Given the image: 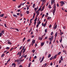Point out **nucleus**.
Listing matches in <instances>:
<instances>
[{
	"label": "nucleus",
	"mask_w": 67,
	"mask_h": 67,
	"mask_svg": "<svg viewBox=\"0 0 67 67\" xmlns=\"http://www.w3.org/2000/svg\"><path fill=\"white\" fill-rule=\"evenodd\" d=\"M26 12L27 14H29V13H30V12L29 11H27Z\"/></svg>",
	"instance_id": "2f4dec72"
},
{
	"label": "nucleus",
	"mask_w": 67,
	"mask_h": 67,
	"mask_svg": "<svg viewBox=\"0 0 67 67\" xmlns=\"http://www.w3.org/2000/svg\"><path fill=\"white\" fill-rule=\"evenodd\" d=\"M26 38H24L23 40V41H25V40Z\"/></svg>",
	"instance_id": "13d9d810"
},
{
	"label": "nucleus",
	"mask_w": 67,
	"mask_h": 67,
	"mask_svg": "<svg viewBox=\"0 0 67 67\" xmlns=\"http://www.w3.org/2000/svg\"><path fill=\"white\" fill-rule=\"evenodd\" d=\"M36 14H39L40 13V12H38V10H37L36 12Z\"/></svg>",
	"instance_id": "2eb2a0df"
},
{
	"label": "nucleus",
	"mask_w": 67,
	"mask_h": 67,
	"mask_svg": "<svg viewBox=\"0 0 67 67\" xmlns=\"http://www.w3.org/2000/svg\"><path fill=\"white\" fill-rule=\"evenodd\" d=\"M44 15H45V14H43L42 15V18H43V17H44Z\"/></svg>",
	"instance_id": "680f3d73"
},
{
	"label": "nucleus",
	"mask_w": 67,
	"mask_h": 67,
	"mask_svg": "<svg viewBox=\"0 0 67 67\" xmlns=\"http://www.w3.org/2000/svg\"><path fill=\"white\" fill-rule=\"evenodd\" d=\"M20 11H21V10L20 9H19V10H17V12H20Z\"/></svg>",
	"instance_id": "774afa93"
},
{
	"label": "nucleus",
	"mask_w": 67,
	"mask_h": 67,
	"mask_svg": "<svg viewBox=\"0 0 67 67\" xmlns=\"http://www.w3.org/2000/svg\"><path fill=\"white\" fill-rule=\"evenodd\" d=\"M25 58H26V57H27V55H25L24 56Z\"/></svg>",
	"instance_id": "473e14b6"
},
{
	"label": "nucleus",
	"mask_w": 67,
	"mask_h": 67,
	"mask_svg": "<svg viewBox=\"0 0 67 67\" xmlns=\"http://www.w3.org/2000/svg\"><path fill=\"white\" fill-rule=\"evenodd\" d=\"M56 11V8H54V9L53 11V14L54 15H55V11Z\"/></svg>",
	"instance_id": "39448f33"
},
{
	"label": "nucleus",
	"mask_w": 67,
	"mask_h": 67,
	"mask_svg": "<svg viewBox=\"0 0 67 67\" xmlns=\"http://www.w3.org/2000/svg\"><path fill=\"white\" fill-rule=\"evenodd\" d=\"M40 23H41V22H40V21H39V22H38V25H40Z\"/></svg>",
	"instance_id": "c9c22d12"
},
{
	"label": "nucleus",
	"mask_w": 67,
	"mask_h": 67,
	"mask_svg": "<svg viewBox=\"0 0 67 67\" xmlns=\"http://www.w3.org/2000/svg\"><path fill=\"white\" fill-rule=\"evenodd\" d=\"M57 54L55 55L54 57L53 58V59H55V58H56V57H57Z\"/></svg>",
	"instance_id": "4468645a"
},
{
	"label": "nucleus",
	"mask_w": 67,
	"mask_h": 67,
	"mask_svg": "<svg viewBox=\"0 0 67 67\" xmlns=\"http://www.w3.org/2000/svg\"><path fill=\"white\" fill-rule=\"evenodd\" d=\"M52 27V25H50L49 26V28H51Z\"/></svg>",
	"instance_id": "49530a36"
},
{
	"label": "nucleus",
	"mask_w": 67,
	"mask_h": 67,
	"mask_svg": "<svg viewBox=\"0 0 67 67\" xmlns=\"http://www.w3.org/2000/svg\"><path fill=\"white\" fill-rule=\"evenodd\" d=\"M48 8H49V9H51V8H52V7H51L50 5H49L48 6Z\"/></svg>",
	"instance_id": "4be33fe9"
},
{
	"label": "nucleus",
	"mask_w": 67,
	"mask_h": 67,
	"mask_svg": "<svg viewBox=\"0 0 67 67\" xmlns=\"http://www.w3.org/2000/svg\"><path fill=\"white\" fill-rule=\"evenodd\" d=\"M34 58H35V59H36L37 58V57H36V56H35L34 58Z\"/></svg>",
	"instance_id": "de8ad7c7"
},
{
	"label": "nucleus",
	"mask_w": 67,
	"mask_h": 67,
	"mask_svg": "<svg viewBox=\"0 0 67 67\" xmlns=\"http://www.w3.org/2000/svg\"><path fill=\"white\" fill-rule=\"evenodd\" d=\"M4 16V14H1L0 15V16L1 17H3V16Z\"/></svg>",
	"instance_id": "aec40b11"
},
{
	"label": "nucleus",
	"mask_w": 67,
	"mask_h": 67,
	"mask_svg": "<svg viewBox=\"0 0 67 67\" xmlns=\"http://www.w3.org/2000/svg\"><path fill=\"white\" fill-rule=\"evenodd\" d=\"M44 57H43L42 60H41L40 62V63H42V62H43V60H44Z\"/></svg>",
	"instance_id": "9b49d317"
},
{
	"label": "nucleus",
	"mask_w": 67,
	"mask_h": 67,
	"mask_svg": "<svg viewBox=\"0 0 67 67\" xmlns=\"http://www.w3.org/2000/svg\"><path fill=\"white\" fill-rule=\"evenodd\" d=\"M44 43H43V42H42L41 43V46H43V45H44Z\"/></svg>",
	"instance_id": "b1692460"
},
{
	"label": "nucleus",
	"mask_w": 67,
	"mask_h": 67,
	"mask_svg": "<svg viewBox=\"0 0 67 67\" xmlns=\"http://www.w3.org/2000/svg\"><path fill=\"white\" fill-rule=\"evenodd\" d=\"M61 54V52H59L58 54V55H60Z\"/></svg>",
	"instance_id": "7c9ffc66"
},
{
	"label": "nucleus",
	"mask_w": 67,
	"mask_h": 67,
	"mask_svg": "<svg viewBox=\"0 0 67 67\" xmlns=\"http://www.w3.org/2000/svg\"><path fill=\"white\" fill-rule=\"evenodd\" d=\"M51 17H48L47 19H48V20H51Z\"/></svg>",
	"instance_id": "412c9836"
},
{
	"label": "nucleus",
	"mask_w": 67,
	"mask_h": 67,
	"mask_svg": "<svg viewBox=\"0 0 67 67\" xmlns=\"http://www.w3.org/2000/svg\"><path fill=\"white\" fill-rule=\"evenodd\" d=\"M16 62H18V63L19 64L21 63V61H20V60H19V59H16Z\"/></svg>",
	"instance_id": "423d86ee"
},
{
	"label": "nucleus",
	"mask_w": 67,
	"mask_h": 67,
	"mask_svg": "<svg viewBox=\"0 0 67 67\" xmlns=\"http://www.w3.org/2000/svg\"><path fill=\"white\" fill-rule=\"evenodd\" d=\"M48 4H49V3L48 2L46 4V6H47V5H48Z\"/></svg>",
	"instance_id": "bf43d9fd"
},
{
	"label": "nucleus",
	"mask_w": 67,
	"mask_h": 67,
	"mask_svg": "<svg viewBox=\"0 0 67 67\" xmlns=\"http://www.w3.org/2000/svg\"><path fill=\"white\" fill-rule=\"evenodd\" d=\"M54 8H56V4H54Z\"/></svg>",
	"instance_id": "72a5a7b5"
},
{
	"label": "nucleus",
	"mask_w": 67,
	"mask_h": 67,
	"mask_svg": "<svg viewBox=\"0 0 67 67\" xmlns=\"http://www.w3.org/2000/svg\"><path fill=\"white\" fill-rule=\"evenodd\" d=\"M23 57H24V56L23 55H22L21 56V58H22H22H23Z\"/></svg>",
	"instance_id": "79ce46f5"
},
{
	"label": "nucleus",
	"mask_w": 67,
	"mask_h": 67,
	"mask_svg": "<svg viewBox=\"0 0 67 67\" xmlns=\"http://www.w3.org/2000/svg\"><path fill=\"white\" fill-rule=\"evenodd\" d=\"M10 49V47H6V49Z\"/></svg>",
	"instance_id": "f704fd0d"
},
{
	"label": "nucleus",
	"mask_w": 67,
	"mask_h": 67,
	"mask_svg": "<svg viewBox=\"0 0 67 67\" xmlns=\"http://www.w3.org/2000/svg\"><path fill=\"white\" fill-rule=\"evenodd\" d=\"M55 0H51V3L52 5H53V3H55Z\"/></svg>",
	"instance_id": "0eeeda50"
},
{
	"label": "nucleus",
	"mask_w": 67,
	"mask_h": 67,
	"mask_svg": "<svg viewBox=\"0 0 67 67\" xmlns=\"http://www.w3.org/2000/svg\"><path fill=\"white\" fill-rule=\"evenodd\" d=\"M37 16H36V18L34 20V21H37Z\"/></svg>",
	"instance_id": "f8f14e48"
},
{
	"label": "nucleus",
	"mask_w": 67,
	"mask_h": 67,
	"mask_svg": "<svg viewBox=\"0 0 67 67\" xmlns=\"http://www.w3.org/2000/svg\"><path fill=\"white\" fill-rule=\"evenodd\" d=\"M47 65V64L46 63H45V64H44V66L45 67V66H46V65Z\"/></svg>",
	"instance_id": "052dcab7"
},
{
	"label": "nucleus",
	"mask_w": 67,
	"mask_h": 67,
	"mask_svg": "<svg viewBox=\"0 0 67 67\" xmlns=\"http://www.w3.org/2000/svg\"><path fill=\"white\" fill-rule=\"evenodd\" d=\"M60 59H61V60H63V56H62L61 57Z\"/></svg>",
	"instance_id": "bb28decb"
},
{
	"label": "nucleus",
	"mask_w": 67,
	"mask_h": 67,
	"mask_svg": "<svg viewBox=\"0 0 67 67\" xmlns=\"http://www.w3.org/2000/svg\"><path fill=\"white\" fill-rule=\"evenodd\" d=\"M64 34V33H63V32H60V34L61 35V36H62V34Z\"/></svg>",
	"instance_id": "5701e85b"
},
{
	"label": "nucleus",
	"mask_w": 67,
	"mask_h": 67,
	"mask_svg": "<svg viewBox=\"0 0 67 67\" xmlns=\"http://www.w3.org/2000/svg\"><path fill=\"white\" fill-rule=\"evenodd\" d=\"M37 43H36L35 45V47H36L37 46Z\"/></svg>",
	"instance_id": "4d7b16f0"
},
{
	"label": "nucleus",
	"mask_w": 67,
	"mask_h": 67,
	"mask_svg": "<svg viewBox=\"0 0 67 67\" xmlns=\"http://www.w3.org/2000/svg\"><path fill=\"white\" fill-rule=\"evenodd\" d=\"M32 52H33V53H34L35 52V50H33L32 51Z\"/></svg>",
	"instance_id": "37998d69"
},
{
	"label": "nucleus",
	"mask_w": 67,
	"mask_h": 67,
	"mask_svg": "<svg viewBox=\"0 0 67 67\" xmlns=\"http://www.w3.org/2000/svg\"><path fill=\"white\" fill-rule=\"evenodd\" d=\"M12 66H14L13 67H15V66H16V64L15 63H13L12 64Z\"/></svg>",
	"instance_id": "9d476101"
},
{
	"label": "nucleus",
	"mask_w": 67,
	"mask_h": 67,
	"mask_svg": "<svg viewBox=\"0 0 67 67\" xmlns=\"http://www.w3.org/2000/svg\"><path fill=\"white\" fill-rule=\"evenodd\" d=\"M47 23V21L44 24V23H42V26H43V27H45V26H46V23Z\"/></svg>",
	"instance_id": "7ed1b4c3"
},
{
	"label": "nucleus",
	"mask_w": 67,
	"mask_h": 67,
	"mask_svg": "<svg viewBox=\"0 0 67 67\" xmlns=\"http://www.w3.org/2000/svg\"><path fill=\"white\" fill-rule=\"evenodd\" d=\"M30 41H31V40H30V39H29L27 41V42H30Z\"/></svg>",
	"instance_id": "09e8293b"
},
{
	"label": "nucleus",
	"mask_w": 67,
	"mask_h": 67,
	"mask_svg": "<svg viewBox=\"0 0 67 67\" xmlns=\"http://www.w3.org/2000/svg\"><path fill=\"white\" fill-rule=\"evenodd\" d=\"M60 3H61L60 5L61 6H63L64 4H65V2H64L63 1H61Z\"/></svg>",
	"instance_id": "f03ea898"
},
{
	"label": "nucleus",
	"mask_w": 67,
	"mask_h": 67,
	"mask_svg": "<svg viewBox=\"0 0 67 67\" xmlns=\"http://www.w3.org/2000/svg\"><path fill=\"white\" fill-rule=\"evenodd\" d=\"M13 49V48H12L9 50L10 52H11Z\"/></svg>",
	"instance_id": "ea45409f"
},
{
	"label": "nucleus",
	"mask_w": 67,
	"mask_h": 67,
	"mask_svg": "<svg viewBox=\"0 0 67 67\" xmlns=\"http://www.w3.org/2000/svg\"><path fill=\"white\" fill-rule=\"evenodd\" d=\"M41 1H42V2H44L45 1V0H41Z\"/></svg>",
	"instance_id": "4c0bfd02"
},
{
	"label": "nucleus",
	"mask_w": 67,
	"mask_h": 67,
	"mask_svg": "<svg viewBox=\"0 0 67 67\" xmlns=\"http://www.w3.org/2000/svg\"><path fill=\"white\" fill-rule=\"evenodd\" d=\"M3 34H1V33H0V37H1L2 36V35Z\"/></svg>",
	"instance_id": "e433bc0d"
},
{
	"label": "nucleus",
	"mask_w": 67,
	"mask_h": 67,
	"mask_svg": "<svg viewBox=\"0 0 67 67\" xmlns=\"http://www.w3.org/2000/svg\"><path fill=\"white\" fill-rule=\"evenodd\" d=\"M60 43H61V42H62V37H61V38L60 40Z\"/></svg>",
	"instance_id": "a878e982"
},
{
	"label": "nucleus",
	"mask_w": 67,
	"mask_h": 67,
	"mask_svg": "<svg viewBox=\"0 0 67 67\" xmlns=\"http://www.w3.org/2000/svg\"><path fill=\"white\" fill-rule=\"evenodd\" d=\"M61 62H62V61H61V60H59V64H60V63H61Z\"/></svg>",
	"instance_id": "a19ab883"
},
{
	"label": "nucleus",
	"mask_w": 67,
	"mask_h": 67,
	"mask_svg": "<svg viewBox=\"0 0 67 67\" xmlns=\"http://www.w3.org/2000/svg\"><path fill=\"white\" fill-rule=\"evenodd\" d=\"M51 54H49L48 57V58H49V57H51Z\"/></svg>",
	"instance_id": "c85d7f7f"
},
{
	"label": "nucleus",
	"mask_w": 67,
	"mask_h": 67,
	"mask_svg": "<svg viewBox=\"0 0 67 67\" xmlns=\"http://www.w3.org/2000/svg\"><path fill=\"white\" fill-rule=\"evenodd\" d=\"M35 40H33L32 41V42H31V44L32 46H33V44L35 43Z\"/></svg>",
	"instance_id": "20e7f679"
},
{
	"label": "nucleus",
	"mask_w": 67,
	"mask_h": 67,
	"mask_svg": "<svg viewBox=\"0 0 67 67\" xmlns=\"http://www.w3.org/2000/svg\"><path fill=\"white\" fill-rule=\"evenodd\" d=\"M1 33L2 34H3V33H4V30L2 31L1 32Z\"/></svg>",
	"instance_id": "c756f323"
},
{
	"label": "nucleus",
	"mask_w": 67,
	"mask_h": 67,
	"mask_svg": "<svg viewBox=\"0 0 67 67\" xmlns=\"http://www.w3.org/2000/svg\"><path fill=\"white\" fill-rule=\"evenodd\" d=\"M54 57V56H52V57H51L50 59V60H52V59H54V58L53 57Z\"/></svg>",
	"instance_id": "ddd939ff"
},
{
	"label": "nucleus",
	"mask_w": 67,
	"mask_h": 67,
	"mask_svg": "<svg viewBox=\"0 0 67 67\" xmlns=\"http://www.w3.org/2000/svg\"><path fill=\"white\" fill-rule=\"evenodd\" d=\"M37 8H35V9H34V10L35 11H36V10H37Z\"/></svg>",
	"instance_id": "338daca9"
},
{
	"label": "nucleus",
	"mask_w": 67,
	"mask_h": 67,
	"mask_svg": "<svg viewBox=\"0 0 67 67\" xmlns=\"http://www.w3.org/2000/svg\"><path fill=\"white\" fill-rule=\"evenodd\" d=\"M54 37V36H52L51 37V38H48L49 40L50 41H53V38Z\"/></svg>",
	"instance_id": "f257e3e1"
},
{
	"label": "nucleus",
	"mask_w": 67,
	"mask_h": 67,
	"mask_svg": "<svg viewBox=\"0 0 67 67\" xmlns=\"http://www.w3.org/2000/svg\"><path fill=\"white\" fill-rule=\"evenodd\" d=\"M8 44H11V42H8Z\"/></svg>",
	"instance_id": "69168bd1"
},
{
	"label": "nucleus",
	"mask_w": 67,
	"mask_h": 67,
	"mask_svg": "<svg viewBox=\"0 0 67 67\" xmlns=\"http://www.w3.org/2000/svg\"><path fill=\"white\" fill-rule=\"evenodd\" d=\"M14 29H15V30H16V31H19V29H18L14 28Z\"/></svg>",
	"instance_id": "58836bf2"
},
{
	"label": "nucleus",
	"mask_w": 67,
	"mask_h": 67,
	"mask_svg": "<svg viewBox=\"0 0 67 67\" xmlns=\"http://www.w3.org/2000/svg\"><path fill=\"white\" fill-rule=\"evenodd\" d=\"M53 34V32H52L51 33V35H52Z\"/></svg>",
	"instance_id": "603ef678"
},
{
	"label": "nucleus",
	"mask_w": 67,
	"mask_h": 67,
	"mask_svg": "<svg viewBox=\"0 0 67 67\" xmlns=\"http://www.w3.org/2000/svg\"><path fill=\"white\" fill-rule=\"evenodd\" d=\"M44 6H43L42 8V9H41V11H43V10H44Z\"/></svg>",
	"instance_id": "f3484780"
},
{
	"label": "nucleus",
	"mask_w": 67,
	"mask_h": 67,
	"mask_svg": "<svg viewBox=\"0 0 67 67\" xmlns=\"http://www.w3.org/2000/svg\"><path fill=\"white\" fill-rule=\"evenodd\" d=\"M40 10H41V8H40L38 9V11H39Z\"/></svg>",
	"instance_id": "c03bdc74"
},
{
	"label": "nucleus",
	"mask_w": 67,
	"mask_h": 67,
	"mask_svg": "<svg viewBox=\"0 0 67 67\" xmlns=\"http://www.w3.org/2000/svg\"><path fill=\"white\" fill-rule=\"evenodd\" d=\"M57 36V32H56L55 34V40H56V37Z\"/></svg>",
	"instance_id": "6e6552de"
},
{
	"label": "nucleus",
	"mask_w": 67,
	"mask_h": 67,
	"mask_svg": "<svg viewBox=\"0 0 67 67\" xmlns=\"http://www.w3.org/2000/svg\"><path fill=\"white\" fill-rule=\"evenodd\" d=\"M13 16L14 17H16V18H17L18 17V16L16 15L15 14H13Z\"/></svg>",
	"instance_id": "6ab92c4d"
},
{
	"label": "nucleus",
	"mask_w": 67,
	"mask_h": 67,
	"mask_svg": "<svg viewBox=\"0 0 67 67\" xmlns=\"http://www.w3.org/2000/svg\"><path fill=\"white\" fill-rule=\"evenodd\" d=\"M25 51H26V48H25L24 49V51H23V54L25 52Z\"/></svg>",
	"instance_id": "dca6fc26"
},
{
	"label": "nucleus",
	"mask_w": 67,
	"mask_h": 67,
	"mask_svg": "<svg viewBox=\"0 0 67 67\" xmlns=\"http://www.w3.org/2000/svg\"><path fill=\"white\" fill-rule=\"evenodd\" d=\"M29 7H27V10H29Z\"/></svg>",
	"instance_id": "3c124183"
},
{
	"label": "nucleus",
	"mask_w": 67,
	"mask_h": 67,
	"mask_svg": "<svg viewBox=\"0 0 67 67\" xmlns=\"http://www.w3.org/2000/svg\"><path fill=\"white\" fill-rule=\"evenodd\" d=\"M42 57H40L39 58V60L40 61L41 60V59H42Z\"/></svg>",
	"instance_id": "864d4df0"
},
{
	"label": "nucleus",
	"mask_w": 67,
	"mask_h": 67,
	"mask_svg": "<svg viewBox=\"0 0 67 67\" xmlns=\"http://www.w3.org/2000/svg\"><path fill=\"white\" fill-rule=\"evenodd\" d=\"M24 59H23L22 60H21V61H20V63L21 62H23V61H24Z\"/></svg>",
	"instance_id": "a18cd8bd"
},
{
	"label": "nucleus",
	"mask_w": 67,
	"mask_h": 67,
	"mask_svg": "<svg viewBox=\"0 0 67 67\" xmlns=\"http://www.w3.org/2000/svg\"><path fill=\"white\" fill-rule=\"evenodd\" d=\"M38 26H39V25H38V24H37L36 26V27H38Z\"/></svg>",
	"instance_id": "5fc2aeb1"
},
{
	"label": "nucleus",
	"mask_w": 67,
	"mask_h": 67,
	"mask_svg": "<svg viewBox=\"0 0 67 67\" xmlns=\"http://www.w3.org/2000/svg\"><path fill=\"white\" fill-rule=\"evenodd\" d=\"M57 25H56L54 26V30H55L57 29Z\"/></svg>",
	"instance_id": "1a4fd4ad"
},
{
	"label": "nucleus",
	"mask_w": 67,
	"mask_h": 67,
	"mask_svg": "<svg viewBox=\"0 0 67 67\" xmlns=\"http://www.w3.org/2000/svg\"><path fill=\"white\" fill-rule=\"evenodd\" d=\"M57 7H59V4H58V3H57Z\"/></svg>",
	"instance_id": "6e6d98bb"
},
{
	"label": "nucleus",
	"mask_w": 67,
	"mask_h": 67,
	"mask_svg": "<svg viewBox=\"0 0 67 67\" xmlns=\"http://www.w3.org/2000/svg\"><path fill=\"white\" fill-rule=\"evenodd\" d=\"M4 54L3 53L1 57H4Z\"/></svg>",
	"instance_id": "a211bd4d"
},
{
	"label": "nucleus",
	"mask_w": 67,
	"mask_h": 67,
	"mask_svg": "<svg viewBox=\"0 0 67 67\" xmlns=\"http://www.w3.org/2000/svg\"><path fill=\"white\" fill-rule=\"evenodd\" d=\"M31 63L30 62L29 64V66H31Z\"/></svg>",
	"instance_id": "0e129e2a"
},
{
	"label": "nucleus",
	"mask_w": 67,
	"mask_h": 67,
	"mask_svg": "<svg viewBox=\"0 0 67 67\" xmlns=\"http://www.w3.org/2000/svg\"><path fill=\"white\" fill-rule=\"evenodd\" d=\"M47 29H46L45 30V32L46 33H47Z\"/></svg>",
	"instance_id": "cd10ccee"
},
{
	"label": "nucleus",
	"mask_w": 67,
	"mask_h": 67,
	"mask_svg": "<svg viewBox=\"0 0 67 67\" xmlns=\"http://www.w3.org/2000/svg\"><path fill=\"white\" fill-rule=\"evenodd\" d=\"M10 29L11 30H12V29H13V30H14V28H12V27L10 28Z\"/></svg>",
	"instance_id": "8fccbe9b"
},
{
	"label": "nucleus",
	"mask_w": 67,
	"mask_h": 67,
	"mask_svg": "<svg viewBox=\"0 0 67 67\" xmlns=\"http://www.w3.org/2000/svg\"><path fill=\"white\" fill-rule=\"evenodd\" d=\"M35 4H33L32 7H33V8H35Z\"/></svg>",
	"instance_id": "393cba45"
},
{
	"label": "nucleus",
	"mask_w": 67,
	"mask_h": 67,
	"mask_svg": "<svg viewBox=\"0 0 67 67\" xmlns=\"http://www.w3.org/2000/svg\"><path fill=\"white\" fill-rule=\"evenodd\" d=\"M50 65L51 66H52V65H53V63H52V62H51V63Z\"/></svg>",
	"instance_id": "e2e57ef3"
}]
</instances>
